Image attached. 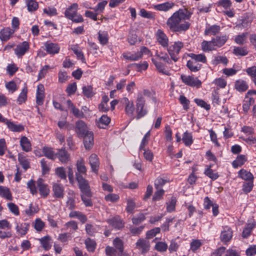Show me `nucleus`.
Returning <instances> with one entry per match:
<instances>
[{
  "mask_svg": "<svg viewBox=\"0 0 256 256\" xmlns=\"http://www.w3.org/2000/svg\"><path fill=\"white\" fill-rule=\"evenodd\" d=\"M192 12L187 8H180L168 18L166 25L168 30L174 33L182 34L186 32L190 26V20Z\"/></svg>",
  "mask_w": 256,
  "mask_h": 256,
  "instance_id": "1",
  "label": "nucleus"
},
{
  "mask_svg": "<svg viewBox=\"0 0 256 256\" xmlns=\"http://www.w3.org/2000/svg\"><path fill=\"white\" fill-rule=\"evenodd\" d=\"M28 188H30V192L32 194H36L38 190L40 196L44 198L48 196L50 192V190L48 185L44 182V180L39 178L37 181L31 180L28 184Z\"/></svg>",
  "mask_w": 256,
  "mask_h": 256,
  "instance_id": "2",
  "label": "nucleus"
},
{
  "mask_svg": "<svg viewBox=\"0 0 256 256\" xmlns=\"http://www.w3.org/2000/svg\"><path fill=\"white\" fill-rule=\"evenodd\" d=\"M136 120H139L145 116L148 113V110L146 106V100L142 92H138L136 100Z\"/></svg>",
  "mask_w": 256,
  "mask_h": 256,
  "instance_id": "3",
  "label": "nucleus"
},
{
  "mask_svg": "<svg viewBox=\"0 0 256 256\" xmlns=\"http://www.w3.org/2000/svg\"><path fill=\"white\" fill-rule=\"evenodd\" d=\"M184 47V43L181 41H176L168 44L166 47L167 52L174 62H176L180 59V53Z\"/></svg>",
  "mask_w": 256,
  "mask_h": 256,
  "instance_id": "4",
  "label": "nucleus"
},
{
  "mask_svg": "<svg viewBox=\"0 0 256 256\" xmlns=\"http://www.w3.org/2000/svg\"><path fill=\"white\" fill-rule=\"evenodd\" d=\"M180 80L186 85L190 87L200 88L202 86L201 81L197 77L193 76L182 74Z\"/></svg>",
  "mask_w": 256,
  "mask_h": 256,
  "instance_id": "5",
  "label": "nucleus"
},
{
  "mask_svg": "<svg viewBox=\"0 0 256 256\" xmlns=\"http://www.w3.org/2000/svg\"><path fill=\"white\" fill-rule=\"evenodd\" d=\"M155 37L158 44L164 48H166L169 43V38L162 29H158L155 33Z\"/></svg>",
  "mask_w": 256,
  "mask_h": 256,
  "instance_id": "6",
  "label": "nucleus"
},
{
  "mask_svg": "<svg viewBox=\"0 0 256 256\" xmlns=\"http://www.w3.org/2000/svg\"><path fill=\"white\" fill-rule=\"evenodd\" d=\"M30 48V43L27 41H24L16 45L14 49V54L19 58L22 56L29 50Z\"/></svg>",
  "mask_w": 256,
  "mask_h": 256,
  "instance_id": "7",
  "label": "nucleus"
},
{
  "mask_svg": "<svg viewBox=\"0 0 256 256\" xmlns=\"http://www.w3.org/2000/svg\"><path fill=\"white\" fill-rule=\"evenodd\" d=\"M44 50L47 54L54 56L59 53L60 51V46L58 43L52 42L50 40L46 41L44 44Z\"/></svg>",
  "mask_w": 256,
  "mask_h": 256,
  "instance_id": "8",
  "label": "nucleus"
},
{
  "mask_svg": "<svg viewBox=\"0 0 256 256\" xmlns=\"http://www.w3.org/2000/svg\"><path fill=\"white\" fill-rule=\"evenodd\" d=\"M122 102L124 104L126 114L128 117L132 118H134V112L136 108H134V102L132 100H129L128 98L124 97L122 99Z\"/></svg>",
  "mask_w": 256,
  "mask_h": 256,
  "instance_id": "9",
  "label": "nucleus"
},
{
  "mask_svg": "<svg viewBox=\"0 0 256 256\" xmlns=\"http://www.w3.org/2000/svg\"><path fill=\"white\" fill-rule=\"evenodd\" d=\"M58 158L62 164H68L70 160V155L64 148L57 150L56 152V159Z\"/></svg>",
  "mask_w": 256,
  "mask_h": 256,
  "instance_id": "10",
  "label": "nucleus"
},
{
  "mask_svg": "<svg viewBox=\"0 0 256 256\" xmlns=\"http://www.w3.org/2000/svg\"><path fill=\"white\" fill-rule=\"evenodd\" d=\"M75 130L79 138H82L86 134L90 132L88 130V128L86 123L82 120H78L76 122Z\"/></svg>",
  "mask_w": 256,
  "mask_h": 256,
  "instance_id": "11",
  "label": "nucleus"
},
{
  "mask_svg": "<svg viewBox=\"0 0 256 256\" xmlns=\"http://www.w3.org/2000/svg\"><path fill=\"white\" fill-rule=\"evenodd\" d=\"M89 164L91 167V170L96 174H98L100 162L98 156L95 154H92L89 157Z\"/></svg>",
  "mask_w": 256,
  "mask_h": 256,
  "instance_id": "12",
  "label": "nucleus"
},
{
  "mask_svg": "<svg viewBox=\"0 0 256 256\" xmlns=\"http://www.w3.org/2000/svg\"><path fill=\"white\" fill-rule=\"evenodd\" d=\"M68 107L70 109V112L76 118H82L84 117L83 112L76 108L70 100H66Z\"/></svg>",
  "mask_w": 256,
  "mask_h": 256,
  "instance_id": "13",
  "label": "nucleus"
},
{
  "mask_svg": "<svg viewBox=\"0 0 256 256\" xmlns=\"http://www.w3.org/2000/svg\"><path fill=\"white\" fill-rule=\"evenodd\" d=\"M14 32L10 27H6L2 29L0 31V40L2 42H6L8 40Z\"/></svg>",
  "mask_w": 256,
  "mask_h": 256,
  "instance_id": "14",
  "label": "nucleus"
},
{
  "mask_svg": "<svg viewBox=\"0 0 256 256\" xmlns=\"http://www.w3.org/2000/svg\"><path fill=\"white\" fill-rule=\"evenodd\" d=\"M174 5V3L173 2H166L154 5L153 8L158 11L167 12L172 9Z\"/></svg>",
  "mask_w": 256,
  "mask_h": 256,
  "instance_id": "15",
  "label": "nucleus"
},
{
  "mask_svg": "<svg viewBox=\"0 0 256 256\" xmlns=\"http://www.w3.org/2000/svg\"><path fill=\"white\" fill-rule=\"evenodd\" d=\"M136 248L140 250L142 254L147 252L150 250V242L145 239H139L136 242Z\"/></svg>",
  "mask_w": 256,
  "mask_h": 256,
  "instance_id": "16",
  "label": "nucleus"
},
{
  "mask_svg": "<svg viewBox=\"0 0 256 256\" xmlns=\"http://www.w3.org/2000/svg\"><path fill=\"white\" fill-rule=\"evenodd\" d=\"M84 138V144L86 150H90L94 146V134L92 132H90L82 136Z\"/></svg>",
  "mask_w": 256,
  "mask_h": 256,
  "instance_id": "17",
  "label": "nucleus"
},
{
  "mask_svg": "<svg viewBox=\"0 0 256 256\" xmlns=\"http://www.w3.org/2000/svg\"><path fill=\"white\" fill-rule=\"evenodd\" d=\"M212 39L217 49L224 46L228 40V36L226 34L216 36L215 37L212 38Z\"/></svg>",
  "mask_w": 256,
  "mask_h": 256,
  "instance_id": "18",
  "label": "nucleus"
},
{
  "mask_svg": "<svg viewBox=\"0 0 256 256\" xmlns=\"http://www.w3.org/2000/svg\"><path fill=\"white\" fill-rule=\"evenodd\" d=\"M234 88L240 92H243L248 88V84L246 81L238 79L234 82Z\"/></svg>",
  "mask_w": 256,
  "mask_h": 256,
  "instance_id": "19",
  "label": "nucleus"
},
{
  "mask_svg": "<svg viewBox=\"0 0 256 256\" xmlns=\"http://www.w3.org/2000/svg\"><path fill=\"white\" fill-rule=\"evenodd\" d=\"M78 6L77 3H74L66 9L64 12V16L69 20H72L78 10Z\"/></svg>",
  "mask_w": 256,
  "mask_h": 256,
  "instance_id": "20",
  "label": "nucleus"
},
{
  "mask_svg": "<svg viewBox=\"0 0 256 256\" xmlns=\"http://www.w3.org/2000/svg\"><path fill=\"white\" fill-rule=\"evenodd\" d=\"M53 196L57 198H62L64 196V188L61 184H54L52 186Z\"/></svg>",
  "mask_w": 256,
  "mask_h": 256,
  "instance_id": "21",
  "label": "nucleus"
},
{
  "mask_svg": "<svg viewBox=\"0 0 256 256\" xmlns=\"http://www.w3.org/2000/svg\"><path fill=\"white\" fill-rule=\"evenodd\" d=\"M108 222L116 229L120 230L124 227V222L118 216L108 220Z\"/></svg>",
  "mask_w": 256,
  "mask_h": 256,
  "instance_id": "22",
  "label": "nucleus"
},
{
  "mask_svg": "<svg viewBox=\"0 0 256 256\" xmlns=\"http://www.w3.org/2000/svg\"><path fill=\"white\" fill-rule=\"evenodd\" d=\"M182 142L186 147H190L194 142L192 133L186 130L182 135Z\"/></svg>",
  "mask_w": 256,
  "mask_h": 256,
  "instance_id": "23",
  "label": "nucleus"
},
{
  "mask_svg": "<svg viewBox=\"0 0 256 256\" xmlns=\"http://www.w3.org/2000/svg\"><path fill=\"white\" fill-rule=\"evenodd\" d=\"M220 30V26L218 25L214 24L206 26L204 32V34L205 36H216L218 34Z\"/></svg>",
  "mask_w": 256,
  "mask_h": 256,
  "instance_id": "24",
  "label": "nucleus"
},
{
  "mask_svg": "<svg viewBox=\"0 0 256 256\" xmlns=\"http://www.w3.org/2000/svg\"><path fill=\"white\" fill-rule=\"evenodd\" d=\"M6 126L8 129L13 132H20L24 130V126L22 124H16L10 120L8 121Z\"/></svg>",
  "mask_w": 256,
  "mask_h": 256,
  "instance_id": "25",
  "label": "nucleus"
},
{
  "mask_svg": "<svg viewBox=\"0 0 256 256\" xmlns=\"http://www.w3.org/2000/svg\"><path fill=\"white\" fill-rule=\"evenodd\" d=\"M20 144L22 150L26 152H29L32 150L30 142L26 136H23L21 138L20 141Z\"/></svg>",
  "mask_w": 256,
  "mask_h": 256,
  "instance_id": "26",
  "label": "nucleus"
},
{
  "mask_svg": "<svg viewBox=\"0 0 256 256\" xmlns=\"http://www.w3.org/2000/svg\"><path fill=\"white\" fill-rule=\"evenodd\" d=\"M201 48L204 52H208L216 50L212 39L210 41L203 40L201 43Z\"/></svg>",
  "mask_w": 256,
  "mask_h": 256,
  "instance_id": "27",
  "label": "nucleus"
},
{
  "mask_svg": "<svg viewBox=\"0 0 256 256\" xmlns=\"http://www.w3.org/2000/svg\"><path fill=\"white\" fill-rule=\"evenodd\" d=\"M232 236V230L228 227L224 228V230L222 231L220 234V240L224 242H229Z\"/></svg>",
  "mask_w": 256,
  "mask_h": 256,
  "instance_id": "28",
  "label": "nucleus"
},
{
  "mask_svg": "<svg viewBox=\"0 0 256 256\" xmlns=\"http://www.w3.org/2000/svg\"><path fill=\"white\" fill-rule=\"evenodd\" d=\"M254 177H248L245 179L242 185V190L245 194L250 192L254 186L253 180Z\"/></svg>",
  "mask_w": 256,
  "mask_h": 256,
  "instance_id": "29",
  "label": "nucleus"
},
{
  "mask_svg": "<svg viewBox=\"0 0 256 256\" xmlns=\"http://www.w3.org/2000/svg\"><path fill=\"white\" fill-rule=\"evenodd\" d=\"M186 66L190 72H196L201 69L202 64L194 60H190L187 62Z\"/></svg>",
  "mask_w": 256,
  "mask_h": 256,
  "instance_id": "30",
  "label": "nucleus"
},
{
  "mask_svg": "<svg viewBox=\"0 0 256 256\" xmlns=\"http://www.w3.org/2000/svg\"><path fill=\"white\" fill-rule=\"evenodd\" d=\"M43 155L48 158L52 160H56V152L52 150V148L48 146H44L42 149Z\"/></svg>",
  "mask_w": 256,
  "mask_h": 256,
  "instance_id": "31",
  "label": "nucleus"
},
{
  "mask_svg": "<svg viewBox=\"0 0 256 256\" xmlns=\"http://www.w3.org/2000/svg\"><path fill=\"white\" fill-rule=\"evenodd\" d=\"M0 196L9 200H12V196L10 189L4 186H0Z\"/></svg>",
  "mask_w": 256,
  "mask_h": 256,
  "instance_id": "32",
  "label": "nucleus"
},
{
  "mask_svg": "<svg viewBox=\"0 0 256 256\" xmlns=\"http://www.w3.org/2000/svg\"><path fill=\"white\" fill-rule=\"evenodd\" d=\"M247 160V157L244 154H240L237 156L236 159L232 162L234 168H237L242 166Z\"/></svg>",
  "mask_w": 256,
  "mask_h": 256,
  "instance_id": "33",
  "label": "nucleus"
},
{
  "mask_svg": "<svg viewBox=\"0 0 256 256\" xmlns=\"http://www.w3.org/2000/svg\"><path fill=\"white\" fill-rule=\"evenodd\" d=\"M110 122V118L107 115H102L97 122V126L100 128H105Z\"/></svg>",
  "mask_w": 256,
  "mask_h": 256,
  "instance_id": "34",
  "label": "nucleus"
},
{
  "mask_svg": "<svg viewBox=\"0 0 256 256\" xmlns=\"http://www.w3.org/2000/svg\"><path fill=\"white\" fill-rule=\"evenodd\" d=\"M188 56L196 62H201L204 64L206 63L207 59L206 56L203 54H195L194 53H190L188 54Z\"/></svg>",
  "mask_w": 256,
  "mask_h": 256,
  "instance_id": "35",
  "label": "nucleus"
},
{
  "mask_svg": "<svg viewBox=\"0 0 256 256\" xmlns=\"http://www.w3.org/2000/svg\"><path fill=\"white\" fill-rule=\"evenodd\" d=\"M108 34L106 31L100 30L98 32V40L102 46L106 44L108 42Z\"/></svg>",
  "mask_w": 256,
  "mask_h": 256,
  "instance_id": "36",
  "label": "nucleus"
},
{
  "mask_svg": "<svg viewBox=\"0 0 256 256\" xmlns=\"http://www.w3.org/2000/svg\"><path fill=\"white\" fill-rule=\"evenodd\" d=\"M152 61L160 72L168 75V72L165 70L164 66L162 62H158L154 58H152Z\"/></svg>",
  "mask_w": 256,
  "mask_h": 256,
  "instance_id": "37",
  "label": "nucleus"
},
{
  "mask_svg": "<svg viewBox=\"0 0 256 256\" xmlns=\"http://www.w3.org/2000/svg\"><path fill=\"white\" fill-rule=\"evenodd\" d=\"M156 56L160 60H162L168 64H172L173 60L172 59L171 57H169L170 56L166 52H157L156 53Z\"/></svg>",
  "mask_w": 256,
  "mask_h": 256,
  "instance_id": "38",
  "label": "nucleus"
},
{
  "mask_svg": "<svg viewBox=\"0 0 256 256\" xmlns=\"http://www.w3.org/2000/svg\"><path fill=\"white\" fill-rule=\"evenodd\" d=\"M28 88L26 86H24L21 92L18 96L17 98V102L18 104H22L23 103H24L27 100V94H28Z\"/></svg>",
  "mask_w": 256,
  "mask_h": 256,
  "instance_id": "39",
  "label": "nucleus"
},
{
  "mask_svg": "<svg viewBox=\"0 0 256 256\" xmlns=\"http://www.w3.org/2000/svg\"><path fill=\"white\" fill-rule=\"evenodd\" d=\"M26 2L28 10L30 12H34L38 8V4L34 0H26Z\"/></svg>",
  "mask_w": 256,
  "mask_h": 256,
  "instance_id": "40",
  "label": "nucleus"
},
{
  "mask_svg": "<svg viewBox=\"0 0 256 256\" xmlns=\"http://www.w3.org/2000/svg\"><path fill=\"white\" fill-rule=\"evenodd\" d=\"M86 248L88 252H94L96 248V243L90 238H87L84 242Z\"/></svg>",
  "mask_w": 256,
  "mask_h": 256,
  "instance_id": "41",
  "label": "nucleus"
},
{
  "mask_svg": "<svg viewBox=\"0 0 256 256\" xmlns=\"http://www.w3.org/2000/svg\"><path fill=\"white\" fill-rule=\"evenodd\" d=\"M76 166L77 170L80 174H86V168L82 158L78 160Z\"/></svg>",
  "mask_w": 256,
  "mask_h": 256,
  "instance_id": "42",
  "label": "nucleus"
},
{
  "mask_svg": "<svg viewBox=\"0 0 256 256\" xmlns=\"http://www.w3.org/2000/svg\"><path fill=\"white\" fill-rule=\"evenodd\" d=\"M50 237L48 236H45L40 239V243L44 248L48 250L52 247Z\"/></svg>",
  "mask_w": 256,
  "mask_h": 256,
  "instance_id": "43",
  "label": "nucleus"
},
{
  "mask_svg": "<svg viewBox=\"0 0 256 256\" xmlns=\"http://www.w3.org/2000/svg\"><path fill=\"white\" fill-rule=\"evenodd\" d=\"M122 56L125 60L132 62L137 61L140 60L137 52L134 54H132L130 52H124L122 54Z\"/></svg>",
  "mask_w": 256,
  "mask_h": 256,
  "instance_id": "44",
  "label": "nucleus"
},
{
  "mask_svg": "<svg viewBox=\"0 0 256 256\" xmlns=\"http://www.w3.org/2000/svg\"><path fill=\"white\" fill-rule=\"evenodd\" d=\"M92 193L88 194L87 196L80 195L82 200L85 205L86 206H92L93 205L92 202Z\"/></svg>",
  "mask_w": 256,
  "mask_h": 256,
  "instance_id": "45",
  "label": "nucleus"
},
{
  "mask_svg": "<svg viewBox=\"0 0 256 256\" xmlns=\"http://www.w3.org/2000/svg\"><path fill=\"white\" fill-rule=\"evenodd\" d=\"M256 226L254 223L248 224L246 227L244 229L242 233V236L244 238H247L251 234L252 230Z\"/></svg>",
  "mask_w": 256,
  "mask_h": 256,
  "instance_id": "46",
  "label": "nucleus"
},
{
  "mask_svg": "<svg viewBox=\"0 0 256 256\" xmlns=\"http://www.w3.org/2000/svg\"><path fill=\"white\" fill-rule=\"evenodd\" d=\"M30 227V224L27 223H22L20 225H18L16 227V229L18 232L22 236L25 235L27 233Z\"/></svg>",
  "mask_w": 256,
  "mask_h": 256,
  "instance_id": "47",
  "label": "nucleus"
},
{
  "mask_svg": "<svg viewBox=\"0 0 256 256\" xmlns=\"http://www.w3.org/2000/svg\"><path fill=\"white\" fill-rule=\"evenodd\" d=\"M40 166L42 170V174L44 175L48 174L50 170V163L45 158H43L40 160Z\"/></svg>",
  "mask_w": 256,
  "mask_h": 256,
  "instance_id": "48",
  "label": "nucleus"
},
{
  "mask_svg": "<svg viewBox=\"0 0 256 256\" xmlns=\"http://www.w3.org/2000/svg\"><path fill=\"white\" fill-rule=\"evenodd\" d=\"M139 14L142 18L150 20L155 19V14L153 12L147 11L144 8L140 9Z\"/></svg>",
  "mask_w": 256,
  "mask_h": 256,
  "instance_id": "49",
  "label": "nucleus"
},
{
  "mask_svg": "<svg viewBox=\"0 0 256 256\" xmlns=\"http://www.w3.org/2000/svg\"><path fill=\"white\" fill-rule=\"evenodd\" d=\"M139 59H141L144 55L152 56V52L150 50L145 46H142L140 48V50L137 52Z\"/></svg>",
  "mask_w": 256,
  "mask_h": 256,
  "instance_id": "50",
  "label": "nucleus"
},
{
  "mask_svg": "<svg viewBox=\"0 0 256 256\" xmlns=\"http://www.w3.org/2000/svg\"><path fill=\"white\" fill-rule=\"evenodd\" d=\"M18 160L24 170H28L30 167L28 160L20 154H18Z\"/></svg>",
  "mask_w": 256,
  "mask_h": 256,
  "instance_id": "51",
  "label": "nucleus"
},
{
  "mask_svg": "<svg viewBox=\"0 0 256 256\" xmlns=\"http://www.w3.org/2000/svg\"><path fill=\"white\" fill-rule=\"evenodd\" d=\"M233 54L236 56H244L248 54V50L244 47H234L233 50Z\"/></svg>",
  "mask_w": 256,
  "mask_h": 256,
  "instance_id": "52",
  "label": "nucleus"
},
{
  "mask_svg": "<svg viewBox=\"0 0 256 256\" xmlns=\"http://www.w3.org/2000/svg\"><path fill=\"white\" fill-rule=\"evenodd\" d=\"M178 100L184 110H187L190 108V101L184 95H180Z\"/></svg>",
  "mask_w": 256,
  "mask_h": 256,
  "instance_id": "53",
  "label": "nucleus"
},
{
  "mask_svg": "<svg viewBox=\"0 0 256 256\" xmlns=\"http://www.w3.org/2000/svg\"><path fill=\"white\" fill-rule=\"evenodd\" d=\"M82 90L83 94L87 98H92L94 94L93 88L91 86H84Z\"/></svg>",
  "mask_w": 256,
  "mask_h": 256,
  "instance_id": "54",
  "label": "nucleus"
},
{
  "mask_svg": "<svg viewBox=\"0 0 256 256\" xmlns=\"http://www.w3.org/2000/svg\"><path fill=\"white\" fill-rule=\"evenodd\" d=\"M247 32H243L236 36L234 38V42L238 44H244L247 38Z\"/></svg>",
  "mask_w": 256,
  "mask_h": 256,
  "instance_id": "55",
  "label": "nucleus"
},
{
  "mask_svg": "<svg viewBox=\"0 0 256 256\" xmlns=\"http://www.w3.org/2000/svg\"><path fill=\"white\" fill-rule=\"evenodd\" d=\"M194 102L199 106L204 108L206 110H209L210 109V104H207L205 101L200 98H194Z\"/></svg>",
  "mask_w": 256,
  "mask_h": 256,
  "instance_id": "56",
  "label": "nucleus"
},
{
  "mask_svg": "<svg viewBox=\"0 0 256 256\" xmlns=\"http://www.w3.org/2000/svg\"><path fill=\"white\" fill-rule=\"evenodd\" d=\"M76 82H74L68 84L66 90V92L68 96H71L76 92Z\"/></svg>",
  "mask_w": 256,
  "mask_h": 256,
  "instance_id": "57",
  "label": "nucleus"
},
{
  "mask_svg": "<svg viewBox=\"0 0 256 256\" xmlns=\"http://www.w3.org/2000/svg\"><path fill=\"white\" fill-rule=\"evenodd\" d=\"M76 180L78 181L80 189L90 186L88 181L84 177H76Z\"/></svg>",
  "mask_w": 256,
  "mask_h": 256,
  "instance_id": "58",
  "label": "nucleus"
},
{
  "mask_svg": "<svg viewBox=\"0 0 256 256\" xmlns=\"http://www.w3.org/2000/svg\"><path fill=\"white\" fill-rule=\"evenodd\" d=\"M217 6L224 9H228L230 8L232 3L230 0H220L217 3Z\"/></svg>",
  "mask_w": 256,
  "mask_h": 256,
  "instance_id": "59",
  "label": "nucleus"
},
{
  "mask_svg": "<svg viewBox=\"0 0 256 256\" xmlns=\"http://www.w3.org/2000/svg\"><path fill=\"white\" fill-rule=\"evenodd\" d=\"M44 12L48 16H54L58 14L56 8L54 6H48L44 8L43 10Z\"/></svg>",
  "mask_w": 256,
  "mask_h": 256,
  "instance_id": "60",
  "label": "nucleus"
},
{
  "mask_svg": "<svg viewBox=\"0 0 256 256\" xmlns=\"http://www.w3.org/2000/svg\"><path fill=\"white\" fill-rule=\"evenodd\" d=\"M135 208L136 203L134 200L132 199H128L127 200V206L126 208V212L128 213L133 214Z\"/></svg>",
  "mask_w": 256,
  "mask_h": 256,
  "instance_id": "61",
  "label": "nucleus"
},
{
  "mask_svg": "<svg viewBox=\"0 0 256 256\" xmlns=\"http://www.w3.org/2000/svg\"><path fill=\"white\" fill-rule=\"evenodd\" d=\"M113 244L116 248L118 249L120 253L123 252V242L120 239L118 238H116L114 240Z\"/></svg>",
  "mask_w": 256,
  "mask_h": 256,
  "instance_id": "62",
  "label": "nucleus"
},
{
  "mask_svg": "<svg viewBox=\"0 0 256 256\" xmlns=\"http://www.w3.org/2000/svg\"><path fill=\"white\" fill-rule=\"evenodd\" d=\"M164 134L166 140L167 141L172 142V132L170 126L167 125L165 126Z\"/></svg>",
  "mask_w": 256,
  "mask_h": 256,
  "instance_id": "63",
  "label": "nucleus"
},
{
  "mask_svg": "<svg viewBox=\"0 0 256 256\" xmlns=\"http://www.w3.org/2000/svg\"><path fill=\"white\" fill-rule=\"evenodd\" d=\"M104 199L107 202H115L118 200L120 199V196L117 194H110L105 196Z\"/></svg>",
  "mask_w": 256,
  "mask_h": 256,
  "instance_id": "64",
  "label": "nucleus"
}]
</instances>
